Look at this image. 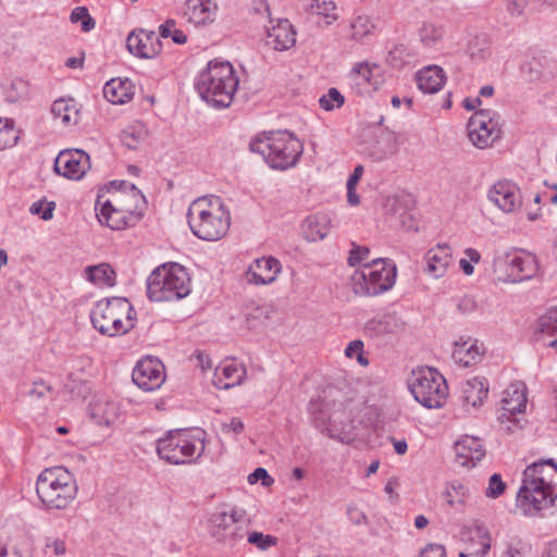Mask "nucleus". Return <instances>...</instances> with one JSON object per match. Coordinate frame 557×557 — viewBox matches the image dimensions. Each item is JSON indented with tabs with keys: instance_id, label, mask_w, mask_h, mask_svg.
<instances>
[{
	"instance_id": "nucleus-1",
	"label": "nucleus",
	"mask_w": 557,
	"mask_h": 557,
	"mask_svg": "<svg viewBox=\"0 0 557 557\" xmlns=\"http://www.w3.org/2000/svg\"><path fill=\"white\" fill-rule=\"evenodd\" d=\"M516 506L524 516L557 506V463L553 459H540L524 469Z\"/></svg>"
},
{
	"instance_id": "nucleus-2",
	"label": "nucleus",
	"mask_w": 557,
	"mask_h": 557,
	"mask_svg": "<svg viewBox=\"0 0 557 557\" xmlns=\"http://www.w3.org/2000/svg\"><path fill=\"white\" fill-rule=\"evenodd\" d=\"M190 231L202 240L215 242L223 238L231 225V214L220 197H201L194 200L187 212Z\"/></svg>"
},
{
	"instance_id": "nucleus-3",
	"label": "nucleus",
	"mask_w": 557,
	"mask_h": 557,
	"mask_svg": "<svg viewBox=\"0 0 557 557\" xmlns=\"http://www.w3.org/2000/svg\"><path fill=\"white\" fill-rule=\"evenodd\" d=\"M238 86L234 69L226 61H210L198 75L195 87L199 96L215 108H227Z\"/></svg>"
},
{
	"instance_id": "nucleus-4",
	"label": "nucleus",
	"mask_w": 557,
	"mask_h": 557,
	"mask_svg": "<svg viewBox=\"0 0 557 557\" xmlns=\"http://www.w3.org/2000/svg\"><path fill=\"white\" fill-rule=\"evenodd\" d=\"M249 147L262 156L270 168L280 171L295 166L304 151L302 143L288 131L263 134L252 139Z\"/></svg>"
},
{
	"instance_id": "nucleus-5",
	"label": "nucleus",
	"mask_w": 557,
	"mask_h": 557,
	"mask_svg": "<svg viewBox=\"0 0 557 557\" xmlns=\"http://www.w3.org/2000/svg\"><path fill=\"white\" fill-rule=\"evenodd\" d=\"M129 187L131 195L115 191L108 199L98 196L95 210L101 224H106L112 230H124L141 219L143 206L138 207L137 202L144 203V196L135 185L131 184Z\"/></svg>"
},
{
	"instance_id": "nucleus-6",
	"label": "nucleus",
	"mask_w": 557,
	"mask_h": 557,
	"mask_svg": "<svg viewBox=\"0 0 557 557\" xmlns=\"http://www.w3.org/2000/svg\"><path fill=\"white\" fill-rule=\"evenodd\" d=\"M78 486L74 475L64 467L46 468L36 481V493L47 510H64L76 498Z\"/></svg>"
},
{
	"instance_id": "nucleus-7",
	"label": "nucleus",
	"mask_w": 557,
	"mask_h": 557,
	"mask_svg": "<svg viewBox=\"0 0 557 557\" xmlns=\"http://www.w3.org/2000/svg\"><path fill=\"white\" fill-rule=\"evenodd\" d=\"M205 431L190 432L183 429L170 430L156 441L160 459L171 465H190L205 453Z\"/></svg>"
},
{
	"instance_id": "nucleus-8",
	"label": "nucleus",
	"mask_w": 557,
	"mask_h": 557,
	"mask_svg": "<svg viewBox=\"0 0 557 557\" xmlns=\"http://www.w3.org/2000/svg\"><path fill=\"white\" fill-rule=\"evenodd\" d=\"M90 320L100 334L112 337L126 334L135 326L136 312L126 298L111 297L96 302Z\"/></svg>"
},
{
	"instance_id": "nucleus-9",
	"label": "nucleus",
	"mask_w": 557,
	"mask_h": 557,
	"mask_svg": "<svg viewBox=\"0 0 557 557\" xmlns=\"http://www.w3.org/2000/svg\"><path fill=\"white\" fill-rule=\"evenodd\" d=\"M190 277L178 263L158 267L147 278V296L151 301H176L190 294Z\"/></svg>"
},
{
	"instance_id": "nucleus-10",
	"label": "nucleus",
	"mask_w": 557,
	"mask_h": 557,
	"mask_svg": "<svg viewBox=\"0 0 557 557\" xmlns=\"http://www.w3.org/2000/svg\"><path fill=\"white\" fill-rule=\"evenodd\" d=\"M396 274V265L388 259H374L351 275L352 292L359 296L380 295L393 287Z\"/></svg>"
},
{
	"instance_id": "nucleus-11",
	"label": "nucleus",
	"mask_w": 557,
	"mask_h": 557,
	"mask_svg": "<svg viewBox=\"0 0 557 557\" xmlns=\"http://www.w3.org/2000/svg\"><path fill=\"white\" fill-rule=\"evenodd\" d=\"M250 519L245 509L231 506L215 510L208 518V532L216 542L227 546H235L246 536V527Z\"/></svg>"
},
{
	"instance_id": "nucleus-12",
	"label": "nucleus",
	"mask_w": 557,
	"mask_h": 557,
	"mask_svg": "<svg viewBox=\"0 0 557 557\" xmlns=\"http://www.w3.org/2000/svg\"><path fill=\"white\" fill-rule=\"evenodd\" d=\"M409 388L414 399L425 408L442 407L448 393L444 376L433 368L412 371Z\"/></svg>"
},
{
	"instance_id": "nucleus-13",
	"label": "nucleus",
	"mask_w": 557,
	"mask_h": 557,
	"mask_svg": "<svg viewBox=\"0 0 557 557\" xmlns=\"http://www.w3.org/2000/svg\"><path fill=\"white\" fill-rule=\"evenodd\" d=\"M498 122L488 111L476 112L468 123V137L473 146L484 149L500 137Z\"/></svg>"
},
{
	"instance_id": "nucleus-14",
	"label": "nucleus",
	"mask_w": 557,
	"mask_h": 557,
	"mask_svg": "<svg viewBox=\"0 0 557 557\" xmlns=\"http://www.w3.org/2000/svg\"><path fill=\"white\" fill-rule=\"evenodd\" d=\"M498 263L506 265L507 281L520 283L536 275L539 264L535 256L523 250L507 252L505 257L499 258Z\"/></svg>"
},
{
	"instance_id": "nucleus-15",
	"label": "nucleus",
	"mask_w": 557,
	"mask_h": 557,
	"mask_svg": "<svg viewBox=\"0 0 557 557\" xmlns=\"http://www.w3.org/2000/svg\"><path fill=\"white\" fill-rule=\"evenodd\" d=\"M90 169V157L81 149H66L54 160V171L69 180H81Z\"/></svg>"
},
{
	"instance_id": "nucleus-16",
	"label": "nucleus",
	"mask_w": 557,
	"mask_h": 557,
	"mask_svg": "<svg viewBox=\"0 0 557 557\" xmlns=\"http://www.w3.org/2000/svg\"><path fill=\"white\" fill-rule=\"evenodd\" d=\"M132 380L143 391H156L165 381L164 366L156 358L139 360L133 370Z\"/></svg>"
},
{
	"instance_id": "nucleus-17",
	"label": "nucleus",
	"mask_w": 557,
	"mask_h": 557,
	"mask_svg": "<svg viewBox=\"0 0 557 557\" xmlns=\"http://www.w3.org/2000/svg\"><path fill=\"white\" fill-rule=\"evenodd\" d=\"M487 198L505 213H513L522 206L520 188L510 181H498L488 190Z\"/></svg>"
},
{
	"instance_id": "nucleus-18",
	"label": "nucleus",
	"mask_w": 557,
	"mask_h": 557,
	"mask_svg": "<svg viewBox=\"0 0 557 557\" xmlns=\"http://www.w3.org/2000/svg\"><path fill=\"white\" fill-rule=\"evenodd\" d=\"M128 51L141 59H152L162 50V41L153 30L136 29L127 37Z\"/></svg>"
},
{
	"instance_id": "nucleus-19",
	"label": "nucleus",
	"mask_w": 557,
	"mask_h": 557,
	"mask_svg": "<svg viewBox=\"0 0 557 557\" xmlns=\"http://www.w3.org/2000/svg\"><path fill=\"white\" fill-rule=\"evenodd\" d=\"M309 411L314 428L319 429L322 433H326L331 438H334L342 443H350L355 436L351 432V425H345L338 431L334 423L327 424L329 416L323 411L322 404L319 400L312 399L309 404Z\"/></svg>"
},
{
	"instance_id": "nucleus-20",
	"label": "nucleus",
	"mask_w": 557,
	"mask_h": 557,
	"mask_svg": "<svg viewBox=\"0 0 557 557\" xmlns=\"http://www.w3.org/2000/svg\"><path fill=\"white\" fill-rule=\"evenodd\" d=\"M380 71L377 64L368 62L357 63L348 75L350 88L358 95L368 94L375 90L380 84L375 73Z\"/></svg>"
},
{
	"instance_id": "nucleus-21",
	"label": "nucleus",
	"mask_w": 557,
	"mask_h": 557,
	"mask_svg": "<svg viewBox=\"0 0 557 557\" xmlns=\"http://www.w3.org/2000/svg\"><path fill=\"white\" fill-rule=\"evenodd\" d=\"M281 263L274 257H262L253 261L246 271V278L256 285H268L276 280Z\"/></svg>"
},
{
	"instance_id": "nucleus-22",
	"label": "nucleus",
	"mask_w": 557,
	"mask_h": 557,
	"mask_svg": "<svg viewBox=\"0 0 557 557\" xmlns=\"http://www.w3.org/2000/svg\"><path fill=\"white\" fill-rule=\"evenodd\" d=\"M456 462L466 468L475 467L485 456V449L479 437L465 435L455 444Z\"/></svg>"
},
{
	"instance_id": "nucleus-23",
	"label": "nucleus",
	"mask_w": 557,
	"mask_h": 557,
	"mask_svg": "<svg viewBox=\"0 0 557 557\" xmlns=\"http://www.w3.org/2000/svg\"><path fill=\"white\" fill-rule=\"evenodd\" d=\"M425 272L433 278L443 277L453 262L451 248L447 244H438L424 256Z\"/></svg>"
},
{
	"instance_id": "nucleus-24",
	"label": "nucleus",
	"mask_w": 557,
	"mask_h": 557,
	"mask_svg": "<svg viewBox=\"0 0 557 557\" xmlns=\"http://www.w3.org/2000/svg\"><path fill=\"white\" fill-rule=\"evenodd\" d=\"M296 42V30L288 20H278L267 32V45L277 51H285Z\"/></svg>"
},
{
	"instance_id": "nucleus-25",
	"label": "nucleus",
	"mask_w": 557,
	"mask_h": 557,
	"mask_svg": "<svg viewBox=\"0 0 557 557\" xmlns=\"http://www.w3.org/2000/svg\"><path fill=\"white\" fill-rule=\"evenodd\" d=\"M484 349L482 344H479L476 339L468 338L455 343L451 358L456 364L468 368L476 364L482 359Z\"/></svg>"
},
{
	"instance_id": "nucleus-26",
	"label": "nucleus",
	"mask_w": 557,
	"mask_h": 557,
	"mask_svg": "<svg viewBox=\"0 0 557 557\" xmlns=\"http://www.w3.org/2000/svg\"><path fill=\"white\" fill-rule=\"evenodd\" d=\"M332 226L330 214L319 212L308 215L301 223V232L306 240L318 242L327 236Z\"/></svg>"
},
{
	"instance_id": "nucleus-27",
	"label": "nucleus",
	"mask_w": 557,
	"mask_h": 557,
	"mask_svg": "<svg viewBox=\"0 0 557 557\" xmlns=\"http://www.w3.org/2000/svg\"><path fill=\"white\" fill-rule=\"evenodd\" d=\"M216 9L212 0H187L185 15L196 25L207 24L214 20Z\"/></svg>"
},
{
	"instance_id": "nucleus-28",
	"label": "nucleus",
	"mask_w": 557,
	"mask_h": 557,
	"mask_svg": "<svg viewBox=\"0 0 557 557\" xmlns=\"http://www.w3.org/2000/svg\"><path fill=\"white\" fill-rule=\"evenodd\" d=\"M135 95V86L129 79L112 78L103 87L104 98L114 104H122Z\"/></svg>"
},
{
	"instance_id": "nucleus-29",
	"label": "nucleus",
	"mask_w": 557,
	"mask_h": 557,
	"mask_svg": "<svg viewBox=\"0 0 557 557\" xmlns=\"http://www.w3.org/2000/svg\"><path fill=\"white\" fill-rule=\"evenodd\" d=\"M418 88L424 94L437 92L445 83V75L440 66L433 65L420 70L417 75Z\"/></svg>"
},
{
	"instance_id": "nucleus-30",
	"label": "nucleus",
	"mask_w": 557,
	"mask_h": 557,
	"mask_svg": "<svg viewBox=\"0 0 557 557\" xmlns=\"http://www.w3.org/2000/svg\"><path fill=\"white\" fill-rule=\"evenodd\" d=\"M527 403L525 386L522 383L511 384L504 392L502 399L503 409L510 414L523 412L527 408Z\"/></svg>"
},
{
	"instance_id": "nucleus-31",
	"label": "nucleus",
	"mask_w": 557,
	"mask_h": 557,
	"mask_svg": "<svg viewBox=\"0 0 557 557\" xmlns=\"http://www.w3.org/2000/svg\"><path fill=\"white\" fill-rule=\"evenodd\" d=\"M246 370L235 362L220 366L215 371V384L219 388L227 389L243 382Z\"/></svg>"
},
{
	"instance_id": "nucleus-32",
	"label": "nucleus",
	"mask_w": 557,
	"mask_h": 557,
	"mask_svg": "<svg viewBox=\"0 0 557 557\" xmlns=\"http://www.w3.org/2000/svg\"><path fill=\"white\" fill-rule=\"evenodd\" d=\"M463 400L472 407H479L488 394V384L484 377H472L463 385Z\"/></svg>"
},
{
	"instance_id": "nucleus-33",
	"label": "nucleus",
	"mask_w": 557,
	"mask_h": 557,
	"mask_svg": "<svg viewBox=\"0 0 557 557\" xmlns=\"http://www.w3.org/2000/svg\"><path fill=\"white\" fill-rule=\"evenodd\" d=\"M78 112L73 99H58L51 107L53 117L60 120L64 125L75 124L77 122Z\"/></svg>"
},
{
	"instance_id": "nucleus-34",
	"label": "nucleus",
	"mask_w": 557,
	"mask_h": 557,
	"mask_svg": "<svg viewBox=\"0 0 557 557\" xmlns=\"http://www.w3.org/2000/svg\"><path fill=\"white\" fill-rule=\"evenodd\" d=\"M148 131L144 123L135 121L121 133L122 144L128 149H137L147 138Z\"/></svg>"
},
{
	"instance_id": "nucleus-35",
	"label": "nucleus",
	"mask_w": 557,
	"mask_h": 557,
	"mask_svg": "<svg viewBox=\"0 0 557 557\" xmlns=\"http://www.w3.org/2000/svg\"><path fill=\"white\" fill-rule=\"evenodd\" d=\"M86 273L88 280L95 284L113 286L115 283V273L109 264L88 267Z\"/></svg>"
},
{
	"instance_id": "nucleus-36",
	"label": "nucleus",
	"mask_w": 557,
	"mask_h": 557,
	"mask_svg": "<svg viewBox=\"0 0 557 557\" xmlns=\"http://www.w3.org/2000/svg\"><path fill=\"white\" fill-rule=\"evenodd\" d=\"M116 406L113 403H94L90 407L91 417L100 425H110L115 420Z\"/></svg>"
},
{
	"instance_id": "nucleus-37",
	"label": "nucleus",
	"mask_w": 557,
	"mask_h": 557,
	"mask_svg": "<svg viewBox=\"0 0 557 557\" xmlns=\"http://www.w3.org/2000/svg\"><path fill=\"white\" fill-rule=\"evenodd\" d=\"M421 42L429 48H432L440 42L444 36V28L434 23H423L419 32Z\"/></svg>"
},
{
	"instance_id": "nucleus-38",
	"label": "nucleus",
	"mask_w": 557,
	"mask_h": 557,
	"mask_svg": "<svg viewBox=\"0 0 557 557\" xmlns=\"http://www.w3.org/2000/svg\"><path fill=\"white\" fill-rule=\"evenodd\" d=\"M414 54L412 51L405 45H396L387 55V62L391 66L400 69L406 64H409L413 61Z\"/></svg>"
},
{
	"instance_id": "nucleus-39",
	"label": "nucleus",
	"mask_w": 557,
	"mask_h": 557,
	"mask_svg": "<svg viewBox=\"0 0 557 557\" xmlns=\"http://www.w3.org/2000/svg\"><path fill=\"white\" fill-rule=\"evenodd\" d=\"M537 332L542 335L557 336V307L548 309L540 317Z\"/></svg>"
},
{
	"instance_id": "nucleus-40",
	"label": "nucleus",
	"mask_w": 557,
	"mask_h": 557,
	"mask_svg": "<svg viewBox=\"0 0 557 557\" xmlns=\"http://www.w3.org/2000/svg\"><path fill=\"white\" fill-rule=\"evenodd\" d=\"M392 320L388 315L373 318L366 323V332L373 337L387 334L392 331Z\"/></svg>"
},
{
	"instance_id": "nucleus-41",
	"label": "nucleus",
	"mask_w": 557,
	"mask_h": 557,
	"mask_svg": "<svg viewBox=\"0 0 557 557\" xmlns=\"http://www.w3.org/2000/svg\"><path fill=\"white\" fill-rule=\"evenodd\" d=\"M312 12L325 18V24L330 25L338 17L336 5L331 0H313L311 4Z\"/></svg>"
},
{
	"instance_id": "nucleus-42",
	"label": "nucleus",
	"mask_w": 557,
	"mask_h": 557,
	"mask_svg": "<svg viewBox=\"0 0 557 557\" xmlns=\"http://www.w3.org/2000/svg\"><path fill=\"white\" fill-rule=\"evenodd\" d=\"M345 102L344 96L336 88H330L326 94L319 99V104L325 111H333L341 108Z\"/></svg>"
},
{
	"instance_id": "nucleus-43",
	"label": "nucleus",
	"mask_w": 557,
	"mask_h": 557,
	"mask_svg": "<svg viewBox=\"0 0 557 557\" xmlns=\"http://www.w3.org/2000/svg\"><path fill=\"white\" fill-rule=\"evenodd\" d=\"M247 542L251 545H255L257 548L261 550H268L270 547L275 546L277 544V539L270 534H263L262 532L246 531Z\"/></svg>"
},
{
	"instance_id": "nucleus-44",
	"label": "nucleus",
	"mask_w": 557,
	"mask_h": 557,
	"mask_svg": "<svg viewBox=\"0 0 557 557\" xmlns=\"http://www.w3.org/2000/svg\"><path fill=\"white\" fill-rule=\"evenodd\" d=\"M175 25L174 20H166L159 27L160 36L163 38L171 37L175 44L183 45L187 41V36L183 30L175 28Z\"/></svg>"
},
{
	"instance_id": "nucleus-45",
	"label": "nucleus",
	"mask_w": 557,
	"mask_h": 557,
	"mask_svg": "<svg viewBox=\"0 0 557 557\" xmlns=\"http://www.w3.org/2000/svg\"><path fill=\"white\" fill-rule=\"evenodd\" d=\"M363 174V166L361 164L354 169V172L347 181V201L351 206H357L360 202L359 196L356 194V186Z\"/></svg>"
},
{
	"instance_id": "nucleus-46",
	"label": "nucleus",
	"mask_w": 557,
	"mask_h": 557,
	"mask_svg": "<svg viewBox=\"0 0 557 557\" xmlns=\"http://www.w3.org/2000/svg\"><path fill=\"white\" fill-rule=\"evenodd\" d=\"M70 21L72 23H78L82 24V30L83 32H90L95 28V21L88 13V10L85 7H77L75 8L70 15Z\"/></svg>"
},
{
	"instance_id": "nucleus-47",
	"label": "nucleus",
	"mask_w": 557,
	"mask_h": 557,
	"mask_svg": "<svg viewBox=\"0 0 557 557\" xmlns=\"http://www.w3.org/2000/svg\"><path fill=\"white\" fill-rule=\"evenodd\" d=\"M55 209V202L46 201V200H37L35 201L30 208L29 212L32 214L40 215L44 221H49L53 216V211Z\"/></svg>"
},
{
	"instance_id": "nucleus-48",
	"label": "nucleus",
	"mask_w": 557,
	"mask_h": 557,
	"mask_svg": "<svg viewBox=\"0 0 557 557\" xmlns=\"http://www.w3.org/2000/svg\"><path fill=\"white\" fill-rule=\"evenodd\" d=\"M351 37L354 39H360L371 32L372 24L368 16L359 15L351 22Z\"/></svg>"
},
{
	"instance_id": "nucleus-49",
	"label": "nucleus",
	"mask_w": 557,
	"mask_h": 557,
	"mask_svg": "<svg viewBox=\"0 0 557 557\" xmlns=\"http://www.w3.org/2000/svg\"><path fill=\"white\" fill-rule=\"evenodd\" d=\"M66 542L63 539L48 536L45 540V554L60 557L66 554Z\"/></svg>"
},
{
	"instance_id": "nucleus-50",
	"label": "nucleus",
	"mask_w": 557,
	"mask_h": 557,
	"mask_svg": "<svg viewBox=\"0 0 557 557\" xmlns=\"http://www.w3.org/2000/svg\"><path fill=\"white\" fill-rule=\"evenodd\" d=\"M27 97V86L23 81L13 82L5 91V99L9 102H18Z\"/></svg>"
},
{
	"instance_id": "nucleus-51",
	"label": "nucleus",
	"mask_w": 557,
	"mask_h": 557,
	"mask_svg": "<svg viewBox=\"0 0 557 557\" xmlns=\"http://www.w3.org/2000/svg\"><path fill=\"white\" fill-rule=\"evenodd\" d=\"M506 490V483L502 480L500 474L494 473L488 481L485 495L490 498H497Z\"/></svg>"
},
{
	"instance_id": "nucleus-52",
	"label": "nucleus",
	"mask_w": 557,
	"mask_h": 557,
	"mask_svg": "<svg viewBox=\"0 0 557 557\" xmlns=\"http://www.w3.org/2000/svg\"><path fill=\"white\" fill-rule=\"evenodd\" d=\"M9 557H30L28 540L26 537L17 539L11 546Z\"/></svg>"
},
{
	"instance_id": "nucleus-53",
	"label": "nucleus",
	"mask_w": 557,
	"mask_h": 557,
	"mask_svg": "<svg viewBox=\"0 0 557 557\" xmlns=\"http://www.w3.org/2000/svg\"><path fill=\"white\" fill-rule=\"evenodd\" d=\"M369 253H370V249L368 247L357 246L354 244L352 248L349 252L348 263L350 265H356L357 263L368 259Z\"/></svg>"
},
{
	"instance_id": "nucleus-54",
	"label": "nucleus",
	"mask_w": 557,
	"mask_h": 557,
	"mask_svg": "<svg viewBox=\"0 0 557 557\" xmlns=\"http://www.w3.org/2000/svg\"><path fill=\"white\" fill-rule=\"evenodd\" d=\"M245 424L240 418L234 417L230 420V422H223L221 424V431L224 434L233 433L234 435H239L244 432Z\"/></svg>"
},
{
	"instance_id": "nucleus-55",
	"label": "nucleus",
	"mask_w": 557,
	"mask_h": 557,
	"mask_svg": "<svg viewBox=\"0 0 557 557\" xmlns=\"http://www.w3.org/2000/svg\"><path fill=\"white\" fill-rule=\"evenodd\" d=\"M503 557H524V544L521 540H512L506 544Z\"/></svg>"
},
{
	"instance_id": "nucleus-56",
	"label": "nucleus",
	"mask_w": 557,
	"mask_h": 557,
	"mask_svg": "<svg viewBox=\"0 0 557 557\" xmlns=\"http://www.w3.org/2000/svg\"><path fill=\"white\" fill-rule=\"evenodd\" d=\"M261 481L263 486H270L273 483V479L269 475L264 468H257L252 473L248 475V482L255 484Z\"/></svg>"
},
{
	"instance_id": "nucleus-57",
	"label": "nucleus",
	"mask_w": 557,
	"mask_h": 557,
	"mask_svg": "<svg viewBox=\"0 0 557 557\" xmlns=\"http://www.w3.org/2000/svg\"><path fill=\"white\" fill-rule=\"evenodd\" d=\"M419 557H447V555L443 545L429 544L421 550Z\"/></svg>"
},
{
	"instance_id": "nucleus-58",
	"label": "nucleus",
	"mask_w": 557,
	"mask_h": 557,
	"mask_svg": "<svg viewBox=\"0 0 557 557\" xmlns=\"http://www.w3.org/2000/svg\"><path fill=\"white\" fill-rule=\"evenodd\" d=\"M51 387L47 385L44 381L34 382L32 389L29 391V396L35 398H44L48 393H50Z\"/></svg>"
},
{
	"instance_id": "nucleus-59",
	"label": "nucleus",
	"mask_w": 557,
	"mask_h": 557,
	"mask_svg": "<svg viewBox=\"0 0 557 557\" xmlns=\"http://www.w3.org/2000/svg\"><path fill=\"white\" fill-rule=\"evenodd\" d=\"M478 535L482 539V548L475 553L478 556H485L491 549L490 533L483 528L476 529Z\"/></svg>"
},
{
	"instance_id": "nucleus-60",
	"label": "nucleus",
	"mask_w": 557,
	"mask_h": 557,
	"mask_svg": "<svg viewBox=\"0 0 557 557\" xmlns=\"http://www.w3.org/2000/svg\"><path fill=\"white\" fill-rule=\"evenodd\" d=\"M348 517L354 524L360 525L367 523V516L363 511L355 506H349L347 509Z\"/></svg>"
},
{
	"instance_id": "nucleus-61",
	"label": "nucleus",
	"mask_w": 557,
	"mask_h": 557,
	"mask_svg": "<svg viewBox=\"0 0 557 557\" xmlns=\"http://www.w3.org/2000/svg\"><path fill=\"white\" fill-rule=\"evenodd\" d=\"M527 5V0H507V10L511 15H522Z\"/></svg>"
},
{
	"instance_id": "nucleus-62",
	"label": "nucleus",
	"mask_w": 557,
	"mask_h": 557,
	"mask_svg": "<svg viewBox=\"0 0 557 557\" xmlns=\"http://www.w3.org/2000/svg\"><path fill=\"white\" fill-rule=\"evenodd\" d=\"M363 350V342L360 341V339H355V341H351L347 347L345 348V356L347 358H354L356 357L359 351H362Z\"/></svg>"
},
{
	"instance_id": "nucleus-63",
	"label": "nucleus",
	"mask_w": 557,
	"mask_h": 557,
	"mask_svg": "<svg viewBox=\"0 0 557 557\" xmlns=\"http://www.w3.org/2000/svg\"><path fill=\"white\" fill-rule=\"evenodd\" d=\"M252 8L255 12L264 14L265 17L270 18L271 13L267 0H253Z\"/></svg>"
},
{
	"instance_id": "nucleus-64",
	"label": "nucleus",
	"mask_w": 557,
	"mask_h": 557,
	"mask_svg": "<svg viewBox=\"0 0 557 557\" xmlns=\"http://www.w3.org/2000/svg\"><path fill=\"white\" fill-rule=\"evenodd\" d=\"M458 498H463V502L466 500L469 491L462 483H453L448 487Z\"/></svg>"
}]
</instances>
